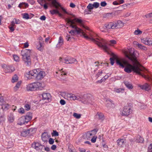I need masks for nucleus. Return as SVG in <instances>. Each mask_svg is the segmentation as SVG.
Masks as SVG:
<instances>
[{
  "instance_id": "obj_47",
  "label": "nucleus",
  "mask_w": 152,
  "mask_h": 152,
  "mask_svg": "<svg viewBox=\"0 0 152 152\" xmlns=\"http://www.w3.org/2000/svg\"><path fill=\"white\" fill-rule=\"evenodd\" d=\"M93 5L92 4L89 3L87 6V8L88 10H92L94 8Z\"/></svg>"
},
{
  "instance_id": "obj_2",
  "label": "nucleus",
  "mask_w": 152,
  "mask_h": 152,
  "mask_svg": "<svg viewBox=\"0 0 152 152\" xmlns=\"http://www.w3.org/2000/svg\"><path fill=\"white\" fill-rule=\"evenodd\" d=\"M66 20L67 23L69 24V27L75 29L74 30H72L69 32V33L72 35L74 36L76 34H81L80 36L83 37L86 39L89 40L92 39L93 41H94V39L92 38L90 36L91 34H94V33L91 32L88 33V35H87L81 29L75 25L76 23H77L81 26H83V22L82 20L77 18H75L73 20H72L69 18H67Z\"/></svg>"
},
{
  "instance_id": "obj_49",
  "label": "nucleus",
  "mask_w": 152,
  "mask_h": 152,
  "mask_svg": "<svg viewBox=\"0 0 152 152\" xmlns=\"http://www.w3.org/2000/svg\"><path fill=\"white\" fill-rule=\"evenodd\" d=\"M23 18L26 19H28L29 18V15L27 13H25L23 14Z\"/></svg>"
},
{
  "instance_id": "obj_53",
  "label": "nucleus",
  "mask_w": 152,
  "mask_h": 152,
  "mask_svg": "<svg viewBox=\"0 0 152 152\" xmlns=\"http://www.w3.org/2000/svg\"><path fill=\"white\" fill-rule=\"evenodd\" d=\"M148 152H152V143L149 146Z\"/></svg>"
},
{
  "instance_id": "obj_56",
  "label": "nucleus",
  "mask_w": 152,
  "mask_h": 152,
  "mask_svg": "<svg viewBox=\"0 0 152 152\" xmlns=\"http://www.w3.org/2000/svg\"><path fill=\"white\" fill-rule=\"evenodd\" d=\"M101 6L103 7H104L107 5V3L105 1L102 2L100 3Z\"/></svg>"
},
{
  "instance_id": "obj_45",
  "label": "nucleus",
  "mask_w": 152,
  "mask_h": 152,
  "mask_svg": "<svg viewBox=\"0 0 152 152\" xmlns=\"http://www.w3.org/2000/svg\"><path fill=\"white\" fill-rule=\"evenodd\" d=\"M94 8H98L99 6V4L98 2H95L92 4Z\"/></svg>"
},
{
  "instance_id": "obj_63",
  "label": "nucleus",
  "mask_w": 152,
  "mask_h": 152,
  "mask_svg": "<svg viewBox=\"0 0 152 152\" xmlns=\"http://www.w3.org/2000/svg\"><path fill=\"white\" fill-rule=\"evenodd\" d=\"M15 23L14 21L13 20L11 22V23L10 26L15 27Z\"/></svg>"
},
{
  "instance_id": "obj_41",
  "label": "nucleus",
  "mask_w": 152,
  "mask_h": 152,
  "mask_svg": "<svg viewBox=\"0 0 152 152\" xmlns=\"http://www.w3.org/2000/svg\"><path fill=\"white\" fill-rule=\"evenodd\" d=\"M69 64L74 63L76 61V59L73 58H69Z\"/></svg>"
},
{
  "instance_id": "obj_58",
  "label": "nucleus",
  "mask_w": 152,
  "mask_h": 152,
  "mask_svg": "<svg viewBox=\"0 0 152 152\" xmlns=\"http://www.w3.org/2000/svg\"><path fill=\"white\" fill-rule=\"evenodd\" d=\"M24 118H25V120L26 121V123H27L30 120V119L29 118L27 117L26 115L24 116Z\"/></svg>"
},
{
  "instance_id": "obj_64",
  "label": "nucleus",
  "mask_w": 152,
  "mask_h": 152,
  "mask_svg": "<svg viewBox=\"0 0 152 152\" xmlns=\"http://www.w3.org/2000/svg\"><path fill=\"white\" fill-rule=\"evenodd\" d=\"M46 18L45 15H42L41 16L40 18V19L42 20H45Z\"/></svg>"
},
{
  "instance_id": "obj_9",
  "label": "nucleus",
  "mask_w": 152,
  "mask_h": 152,
  "mask_svg": "<svg viewBox=\"0 0 152 152\" xmlns=\"http://www.w3.org/2000/svg\"><path fill=\"white\" fill-rule=\"evenodd\" d=\"M98 130L94 129L93 130L88 132L85 134V138L88 140H90L92 137L97 133Z\"/></svg>"
},
{
  "instance_id": "obj_52",
  "label": "nucleus",
  "mask_w": 152,
  "mask_h": 152,
  "mask_svg": "<svg viewBox=\"0 0 152 152\" xmlns=\"http://www.w3.org/2000/svg\"><path fill=\"white\" fill-rule=\"evenodd\" d=\"M13 57L15 61H18L19 60V58L17 55H13Z\"/></svg>"
},
{
  "instance_id": "obj_43",
  "label": "nucleus",
  "mask_w": 152,
  "mask_h": 152,
  "mask_svg": "<svg viewBox=\"0 0 152 152\" xmlns=\"http://www.w3.org/2000/svg\"><path fill=\"white\" fill-rule=\"evenodd\" d=\"M97 138V137L94 135L91 139V142L94 143L95 142Z\"/></svg>"
},
{
  "instance_id": "obj_48",
  "label": "nucleus",
  "mask_w": 152,
  "mask_h": 152,
  "mask_svg": "<svg viewBox=\"0 0 152 152\" xmlns=\"http://www.w3.org/2000/svg\"><path fill=\"white\" fill-rule=\"evenodd\" d=\"M52 134L53 136H57L59 135L58 132L56 130H53Z\"/></svg>"
},
{
  "instance_id": "obj_40",
  "label": "nucleus",
  "mask_w": 152,
  "mask_h": 152,
  "mask_svg": "<svg viewBox=\"0 0 152 152\" xmlns=\"http://www.w3.org/2000/svg\"><path fill=\"white\" fill-rule=\"evenodd\" d=\"M142 31L139 29L135 30L134 32V34L136 35L141 34H142Z\"/></svg>"
},
{
  "instance_id": "obj_51",
  "label": "nucleus",
  "mask_w": 152,
  "mask_h": 152,
  "mask_svg": "<svg viewBox=\"0 0 152 152\" xmlns=\"http://www.w3.org/2000/svg\"><path fill=\"white\" fill-rule=\"evenodd\" d=\"M103 71L102 70H99V72L96 74V76H97V77L98 78L99 77L101 76L102 74H103Z\"/></svg>"
},
{
  "instance_id": "obj_17",
  "label": "nucleus",
  "mask_w": 152,
  "mask_h": 152,
  "mask_svg": "<svg viewBox=\"0 0 152 152\" xmlns=\"http://www.w3.org/2000/svg\"><path fill=\"white\" fill-rule=\"evenodd\" d=\"M7 119L9 123H13L15 120V117L13 113H10L7 116Z\"/></svg>"
},
{
  "instance_id": "obj_12",
  "label": "nucleus",
  "mask_w": 152,
  "mask_h": 152,
  "mask_svg": "<svg viewBox=\"0 0 152 152\" xmlns=\"http://www.w3.org/2000/svg\"><path fill=\"white\" fill-rule=\"evenodd\" d=\"M42 99L46 102H50L51 101V96L50 93L44 92L42 94Z\"/></svg>"
},
{
  "instance_id": "obj_29",
  "label": "nucleus",
  "mask_w": 152,
  "mask_h": 152,
  "mask_svg": "<svg viewBox=\"0 0 152 152\" xmlns=\"http://www.w3.org/2000/svg\"><path fill=\"white\" fill-rule=\"evenodd\" d=\"M59 60L60 61L64 62L66 64H69V58H66L65 59H63L61 58H60Z\"/></svg>"
},
{
  "instance_id": "obj_6",
  "label": "nucleus",
  "mask_w": 152,
  "mask_h": 152,
  "mask_svg": "<svg viewBox=\"0 0 152 152\" xmlns=\"http://www.w3.org/2000/svg\"><path fill=\"white\" fill-rule=\"evenodd\" d=\"M64 98L68 100H77L79 101H83V99L81 98L80 96H76L74 94L69 93H66L64 96Z\"/></svg>"
},
{
  "instance_id": "obj_34",
  "label": "nucleus",
  "mask_w": 152,
  "mask_h": 152,
  "mask_svg": "<svg viewBox=\"0 0 152 152\" xmlns=\"http://www.w3.org/2000/svg\"><path fill=\"white\" fill-rule=\"evenodd\" d=\"M90 96H91L90 95H84V97H86V99L84 100L85 101L86 103H89L91 104V100L90 99V98H89V97H90Z\"/></svg>"
},
{
  "instance_id": "obj_10",
  "label": "nucleus",
  "mask_w": 152,
  "mask_h": 152,
  "mask_svg": "<svg viewBox=\"0 0 152 152\" xmlns=\"http://www.w3.org/2000/svg\"><path fill=\"white\" fill-rule=\"evenodd\" d=\"M37 70L36 79L38 80H42L45 76V73L43 71L40 70L39 69H37Z\"/></svg>"
},
{
  "instance_id": "obj_61",
  "label": "nucleus",
  "mask_w": 152,
  "mask_h": 152,
  "mask_svg": "<svg viewBox=\"0 0 152 152\" xmlns=\"http://www.w3.org/2000/svg\"><path fill=\"white\" fill-rule=\"evenodd\" d=\"M106 102L108 104H109L110 105H111L113 102L110 99H108L107 100Z\"/></svg>"
},
{
  "instance_id": "obj_28",
  "label": "nucleus",
  "mask_w": 152,
  "mask_h": 152,
  "mask_svg": "<svg viewBox=\"0 0 152 152\" xmlns=\"http://www.w3.org/2000/svg\"><path fill=\"white\" fill-rule=\"evenodd\" d=\"M96 115L98 116L99 120L102 121L104 119V116L102 113L98 112Z\"/></svg>"
},
{
  "instance_id": "obj_18",
  "label": "nucleus",
  "mask_w": 152,
  "mask_h": 152,
  "mask_svg": "<svg viewBox=\"0 0 152 152\" xmlns=\"http://www.w3.org/2000/svg\"><path fill=\"white\" fill-rule=\"evenodd\" d=\"M138 86L142 89H145L146 91H148L150 90L151 87L148 84L146 83L144 85H139Z\"/></svg>"
},
{
  "instance_id": "obj_1",
  "label": "nucleus",
  "mask_w": 152,
  "mask_h": 152,
  "mask_svg": "<svg viewBox=\"0 0 152 152\" xmlns=\"http://www.w3.org/2000/svg\"><path fill=\"white\" fill-rule=\"evenodd\" d=\"M125 55L126 57L132 62L133 64H130L128 61L124 58H118L116 60L117 65L121 67L124 68V71L127 73H130L133 71L142 75L148 80L152 81V76L150 77L141 74V72L143 71L145 69L137 60L134 48L128 49L125 52Z\"/></svg>"
},
{
  "instance_id": "obj_15",
  "label": "nucleus",
  "mask_w": 152,
  "mask_h": 152,
  "mask_svg": "<svg viewBox=\"0 0 152 152\" xmlns=\"http://www.w3.org/2000/svg\"><path fill=\"white\" fill-rule=\"evenodd\" d=\"M142 42L148 45H152V39L149 37L144 38L141 39Z\"/></svg>"
},
{
  "instance_id": "obj_30",
  "label": "nucleus",
  "mask_w": 152,
  "mask_h": 152,
  "mask_svg": "<svg viewBox=\"0 0 152 152\" xmlns=\"http://www.w3.org/2000/svg\"><path fill=\"white\" fill-rule=\"evenodd\" d=\"M44 43H43L41 41L39 42L38 45H37V48L38 50L40 51L42 50V47Z\"/></svg>"
},
{
  "instance_id": "obj_21",
  "label": "nucleus",
  "mask_w": 152,
  "mask_h": 152,
  "mask_svg": "<svg viewBox=\"0 0 152 152\" xmlns=\"http://www.w3.org/2000/svg\"><path fill=\"white\" fill-rule=\"evenodd\" d=\"M26 123L24 116H22L19 118L17 121L18 124L22 125Z\"/></svg>"
},
{
  "instance_id": "obj_5",
  "label": "nucleus",
  "mask_w": 152,
  "mask_h": 152,
  "mask_svg": "<svg viewBox=\"0 0 152 152\" xmlns=\"http://www.w3.org/2000/svg\"><path fill=\"white\" fill-rule=\"evenodd\" d=\"M42 88V84L39 82H34L28 85L27 87V90L30 91H34L37 89H41Z\"/></svg>"
},
{
  "instance_id": "obj_31",
  "label": "nucleus",
  "mask_w": 152,
  "mask_h": 152,
  "mask_svg": "<svg viewBox=\"0 0 152 152\" xmlns=\"http://www.w3.org/2000/svg\"><path fill=\"white\" fill-rule=\"evenodd\" d=\"M144 139L141 136L138 135L137 137V139L136 140L137 142L142 143L143 142Z\"/></svg>"
},
{
  "instance_id": "obj_24",
  "label": "nucleus",
  "mask_w": 152,
  "mask_h": 152,
  "mask_svg": "<svg viewBox=\"0 0 152 152\" xmlns=\"http://www.w3.org/2000/svg\"><path fill=\"white\" fill-rule=\"evenodd\" d=\"M1 109L4 111L7 110L10 107V105L4 103L2 104L1 105Z\"/></svg>"
},
{
  "instance_id": "obj_11",
  "label": "nucleus",
  "mask_w": 152,
  "mask_h": 152,
  "mask_svg": "<svg viewBox=\"0 0 152 152\" xmlns=\"http://www.w3.org/2000/svg\"><path fill=\"white\" fill-rule=\"evenodd\" d=\"M52 4L53 6L56 8H59L60 7L66 13H67V12L66 10L61 6V4L57 1V0H53L52 1Z\"/></svg>"
},
{
  "instance_id": "obj_50",
  "label": "nucleus",
  "mask_w": 152,
  "mask_h": 152,
  "mask_svg": "<svg viewBox=\"0 0 152 152\" xmlns=\"http://www.w3.org/2000/svg\"><path fill=\"white\" fill-rule=\"evenodd\" d=\"M13 20L14 21L15 23L16 24H19L21 23V21L19 19L14 18Z\"/></svg>"
},
{
  "instance_id": "obj_60",
  "label": "nucleus",
  "mask_w": 152,
  "mask_h": 152,
  "mask_svg": "<svg viewBox=\"0 0 152 152\" xmlns=\"http://www.w3.org/2000/svg\"><path fill=\"white\" fill-rule=\"evenodd\" d=\"M60 103L62 105H64L66 104V102L64 100L61 99L60 100Z\"/></svg>"
},
{
  "instance_id": "obj_13",
  "label": "nucleus",
  "mask_w": 152,
  "mask_h": 152,
  "mask_svg": "<svg viewBox=\"0 0 152 152\" xmlns=\"http://www.w3.org/2000/svg\"><path fill=\"white\" fill-rule=\"evenodd\" d=\"M2 67L4 69L5 73H11L15 70L14 67L12 66H7L6 65H3Z\"/></svg>"
},
{
  "instance_id": "obj_32",
  "label": "nucleus",
  "mask_w": 152,
  "mask_h": 152,
  "mask_svg": "<svg viewBox=\"0 0 152 152\" xmlns=\"http://www.w3.org/2000/svg\"><path fill=\"white\" fill-rule=\"evenodd\" d=\"M68 149L69 152H77L74 147L71 144H69L68 145Z\"/></svg>"
},
{
  "instance_id": "obj_35",
  "label": "nucleus",
  "mask_w": 152,
  "mask_h": 152,
  "mask_svg": "<svg viewBox=\"0 0 152 152\" xmlns=\"http://www.w3.org/2000/svg\"><path fill=\"white\" fill-rule=\"evenodd\" d=\"M124 90V89L123 88H115L114 89V91L117 93H123Z\"/></svg>"
},
{
  "instance_id": "obj_39",
  "label": "nucleus",
  "mask_w": 152,
  "mask_h": 152,
  "mask_svg": "<svg viewBox=\"0 0 152 152\" xmlns=\"http://www.w3.org/2000/svg\"><path fill=\"white\" fill-rule=\"evenodd\" d=\"M21 84L20 82H18L16 84V86L14 87V90L16 91L19 88Z\"/></svg>"
},
{
  "instance_id": "obj_42",
  "label": "nucleus",
  "mask_w": 152,
  "mask_h": 152,
  "mask_svg": "<svg viewBox=\"0 0 152 152\" xmlns=\"http://www.w3.org/2000/svg\"><path fill=\"white\" fill-rule=\"evenodd\" d=\"M18 112L20 114H23L25 113V110L23 108L21 107L18 109Z\"/></svg>"
},
{
  "instance_id": "obj_3",
  "label": "nucleus",
  "mask_w": 152,
  "mask_h": 152,
  "mask_svg": "<svg viewBox=\"0 0 152 152\" xmlns=\"http://www.w3.org/2000/svg\"><path fill=\"white\" fill-rule=\"evenodd\" d=\"M90 36L94 39V41H93L92 39H90V40L96 44L99 47L102 48L108 54H110V51L109 48L107 45L113 46L116 43V41L114 40H110L109 42L106 40L100 38L95 33L91 34Z\"/></svg>"
},
{
  "instance_id": "obj_54",
  "label": "nucleus",
  "mask_w": 152,
  "mask_h": 152,
  "mask_svg": "<svg viewBox=\"0 0 152 152\" xmlns=\"http://www.w3.org/2000/svg\"><path fill=\"white\" fill-rule=\"evenodd\" d=\"M26 116L28 117L29 118L30 120H31L32 118V114L30 113H27V115H26Z\"/></svg>"
},
{
  "instance_id": "obj_19",
  "label": "nucleus",
  "mask_w": 152,
  "mask_h": 152,
  "mask_svg": "<svg viewBox=\"0 0 152 152\" xmlns=\"http://www.w3.org/2000/svg\"><path fill=\"white\" fill-rule=\"evenodd\" d=\"M50 137L48 136L47 132H44L42 134L41 139L43 142H47L48 138Z\"/></svg>"
},
{
  "instance_id": "obj_37",
  "label": "nucleus",
  "mask_w": 152,
  "mask_h": 152,
  "mask_svg": "<svg viewBox=\"0 0 152 152\" xmlns=\"http://www.w3.org/2000/svg\"><path fill=\"white\" fill-rule=\"evenodd\" d=\"M28 4L22 2L20 3L18 5V7L20 8L21 7H27L28 6Z\"/></svg>"
},
{
  "instance_id": "obj_20",
  "label": "nucleus",
  "mask_w": 152,
  "mask_h": 152,
  "mask_svg": "<svg viewBox=\"0 0 152 152\" xmlns=\"http://www.w3.org/2000/svg\"><path fill=\"white\" fill-rule=\"evenodd\" d=\"M42 146V145L39 142H34L32 144V147L34 148L37 150L39 151L41 149L40 147Z\"/></svg>"
},
{
  "instance_id": "obj_4",
  "label": "nucleus",
  "mask_w": 152,
  "mask_h": 152,
  "mask_svg": "<svg viewBox=\"0 0 152 152\" xmlns=\"http://www.w3.org/2000/svg\"><path fill=\"white\" fill-rule=\"evenodd\" d=\"M31 53V50L27 49L22 50L21 52L23 60L24 63L27 66H30L31 65V61L30 57Z\"/></svg>"
},
{
  "instance_id": "obj_22",
  "label": "nucleus",
  "mask_w": 152,
  "mask_h": 152,
  "mask_svg": "<svg viewBox=\"0 0 152 152\" xmlns=\"http://www.w3.org/2000/svg\"><path fill=\"white\" fill-rule=\"evenodd\" d=\"M64 39L61 36L59 37L58 42L56 45V48H59L64 44Z\"/></svg>"
},
{
  "instance_id": "obj_7",
  "label": "nucleus",
  "mask_w": 152,
  "mask_h": 152,
  "mask_svg": "<svg viewBox=\"0 0 152 152\" xmlns=\"http://www.w3.org/2000/svg\"><path fill=\"white\" fill-rule=\"evenodd\" d=\"M37 69L27 72L25 74V77L28 79H30L36 78L37 72Z\"/></svg>"
},
{
  "instance_id": "obj_38",
  "label": "nucleus",
  "mask_w": 152,
  "mask_h": 152,
  "mask_svg": "<svg viewBox=\"0 0 152 152\" xmlns=\"http://www.w3.org/2000/svg\"><path fill=\"white\" fill-rule=\"evenodd\" d=\"M5 120V118L4 115H0V124L3 123Z\"/></svg>"
},
{
  "instance_id": "obj_33",
  "label": "nucleus",
  "mask_w": 152,
  "mask_h": 152,
  "mask_svg": "<svg viewBox=\"0 0 152 152\" xmlns=\"http://www.w3.org/2000/svg\"><path fill=\"white\" fill-rule=\"evenodd\" d=\"M138 48L142 50H147V48L144 46H143L142 45L137 43V44Z\"/></svg>"
},
{
  "instance_id": "obj_14",
  "label": "nucleus",
  "mask_w": 152,
  "mask_h": 152,
  "mask_svg": "<svg viewBox=\"0 0 152 152\" xmlns=\"http://www.w3.org/2000/svg\"><path fill=\"white\" fill-rule=\"evenodd\" d=\"M113 23L114 29L120 28L124 26V23L121 20L113 22Z\"/></svg>"
},
{
  "instance_id": "obj_25",
  "label": "nucleus",
  "mask_w": 152,
  "mask_h": 152,
  "mask_svg": "<svg viewBox=\"0 0 152 152\" xmlns=\"http://www.w3.org/2000/svg\"><path fill=\"white\" fill-rule=\"evenodd\" d=\"M125 86L129 89H132L133 88L132 84L128 82H125L124 83Z\"/></svg>"
},
{
  "instance_id": "obj_8",
  "label": "nucleus",
  "mask_w": 152,
  "mask_h": 152,
  "mask_svg": "<svg viewBox=\"0 0 152 152\" xmlns=\"http://www.w3.org/2000/svg\"><path fill=\"white\" fill-rule=\"evenodd\" d=\"M132 110L129 106H125L121 111V114L122 116H128L132 113Z\"/></svg>"
},
{
  "instance_id": "obj_27",
  "label": "nucleus",
  "mask_w": 152,
  "mask_h": 152,
  "mask_svg": "<svg viewBox=\"0 0 152 152\" xmlns=\"http://www.w3.org/2000/svg\"><path fill=\"white\" fill-rule=\"evenodd\" d=\"M117 142L118 146H121L124 143L123 139H119L117 140Z\"/></svg>"
},
{
  "instance_id": "obj_57",
  "label": "nucleus",
  "mask_w": 152,
  "mask_h": 152,
  "mask_svg": "<svg viewBox=\"0 0 152 152\" xmlns=\"http://www.w3.org/2000/svg\"><path fill=\"white\" fill-rule=\"evenodd\" d=\"M33 58L34 59V60H37L38 59L37 57V54L36 53H34L32 56Z\"/></svg>"
},
{
  "instance_id": "obj_62",
  "label": "nucleus",
  "mask_w": 152,
  "mask_h": 152,
  "mask_svg": "<svg viewBox=\"0 0 152 152\" xmlns=\"http://www.w3.org/2000/svg\"><path fill=\"white\" fill-rule=\"evenodd\" d=\"M8 28L10 29V31L11 32H13L14 31L15 28H14V27H12L11 26H9Z\"/></svg>"
},
{
  "instance_id": "obj_26",
  "label": "nucleus",
  "mask_w": 152,
  "mask_h": 152,
  "mask_svg": "<svg viewBox=\"0 0 152 152\" xmlns=\"http://www.w3.org/2000/svg\"><path fill=\"white\" fill-rule=\"evenodd\" d=\"M58 9L59 8H56V9L50 10V12L52 15L57 14V13H59Z\"/></svg>"
},
{
  "instance_id": "obj_16",
  "label": "nucleus",
  "mask_w": 152,
  "mask_h": 152,
  "mask_svg": "<svg viewBox=\"0 0 152 152\" xmlns=\"http://www.w3.org/2000/svg\"><path fill=\"white\" fill-rule=\"evenodd\" d=\"M33 129L30 128L27 130H23L21 132L20 135L23 137H26L32 131Z\"/></svg>"
},
{
  "instance_id": "obj_55",
  "label": "nucleus",
  "mask_w": 152,
  "mask_h": 152,
  "mask_svg": "<svg viewBox=\"0 0 152 152\" xmlns=\"http://www.w3.org/2000/svg\"><path fill=\"white\" fill-rule=\"evenodd\" d=\"M49 143L50 145L53 144L54 142V140L52 138H50L49 140Z\"/></svg>"
},
{
  "instance_id": "obj_23",
  "label": "nucleus",
  "mask_w": 152,
  "mask_h": 152,
  "mask_svg": "<svg viewBox=\"0 0 152 152\" xmlns=\"http://www.w3.org/2000/svg\"><path fill=\"white\" fill-rule=\"evenodd\" d=\"M113 26V22L106 23L104 25V28L107 29H114Z\"/></svg>"
},
{
  "instance_id": "obj_59",
  "label": "nucleus",
  "mask_w": 152,
  "mask_h": 152,
  "mask_svg": "<svg viewBox=\"0 0 152 152\" xmlns=\"http://www.w3.org/2000/svg\"><path fill=\"white\" fill-rule=\"evenodd\" d=\"M110 63L112 65H113L114 64V58H110Z\"/></svg>"
},
{
  "instance_id": "obj_44",
  "label": "nucleus",
  "mask_w": 152,
  "mask_h": 152,
  "mask_svg": "<svg viewBox=\"0 0 152 152\" xmlns=\"http://www.w3.org/2000/svg\"><path fill=\"white\" fill-rule=\"evenodd\" d=\"M73 116L77 119H79L81 117V115L80 114H79L76 113H74L73 114Z\"/></svg>"
},
{
  "instance_id": "obj_46",
  "label": "nucleus",
  "mask_w": 152,
  "mask_h": 152,
  "mask_svg": "<svg viewBox=\"0 0 152 152\" xmlns=\"http://www.w3.org/2000/svg\"><path fill=\"white\" fill-rule=\"evenodd\" d=\"M25 110H26L28 111L30 110L31 106L30 105L28 104H26L24 106Z\"/></svg>"
},
{
  "instance_id": "obj_36",
  "label": "nucleus",
  "mask_w": 152,
  "mask_h": 152,
  "mask_svg": "<svg viewBox=\"0 0 152 152\" xmlns=\"http://www.w3.org/2000/svg\"><path fill=\"white\" fill-rule=\"evenodd\" d=\"M18 80V77L16 75H15L12 77V83H14L16 82Z\"/></svg>"
}]
</instances>
